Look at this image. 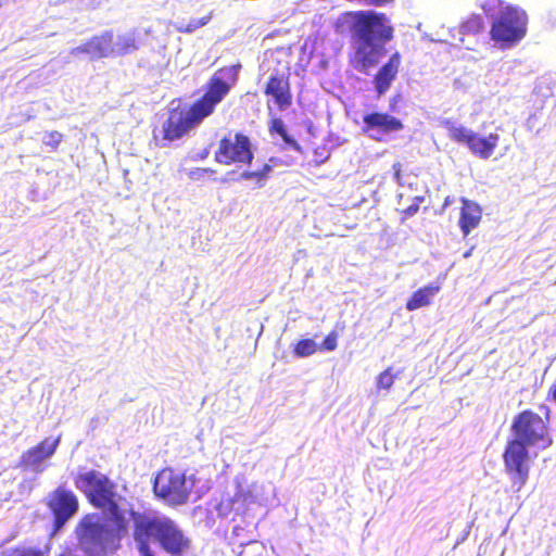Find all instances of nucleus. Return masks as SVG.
<instances>
[{"label":"nucleus","instance_id":"obj_1","mask_svg":"<svg viewBox=\"0 0 556 556\" xmlns=\"http://www.w3.org/2000/svg\"><path fill=\"white\" fill-rule=\"evenodd\" d=\"M74 485L94 508L108 511L112 526L100 521L97 514L83 516L75 527L78 546L87 556H108L117 552L122 540L129 532L132 520V536L140 556H155L151 549V539L159 536L165 518L150 517L130 507L127 511L119 506L123 496L117 484L103 472L94 469L79 471L74 477Z\"/></svg>","mask_w":556,"mask_h":556},{"label":"nucleus","instance_id":"obj_2","mask_svg":"<svg viewBox=\"0 0 556 556\" xmlns=\"http://www.w3.org/2000/svg\"><path fill=\"white\" fill-rule=\"evenodd\" d=\"M240 70L241 64L218 68L203 85L202 94L188 108L172 109L163 124V138L177 140L213 115L237 84Z\"/></svg>","mask_w":556,"mask_h":556},{"label":"nucleus","instance_id":"obj_3","mask_svg":"<svg viewBox=\"0 0 556 556\" xmlns=\"http://www.w3.org/2000/svg\"><path fill=\"white\" fill-rule=\"evenodd\" d=\"M351 26L354 52L350 58L351 65L367 73L386 55L384 45L394 37V28L383 13L358 11L353 14Z\"/></svg>","mask_w":556,"mask_h":556},{"label":"nucleus","instance_id":"obj_4","mask_svg":"<svg viewBox=\"0 0 556 556\" xmlns=\"http://www.w3.org/2000/svg\"><path fill=\"white\" fill-rule=\"evenodd\" d=\"M481 9L492 20L490 38L501 49L511 48L526 37L528 15L521 8L503 0H485Z\"/></svg>","mask_w":556,"mask_h":556},{"label":"nucleus","instance_id":"obj_5","mask_svg":"<svg viewBox=\"0 0 556 556\" xmlns=\"http://www.w3.org/2000/svg\"><path fill=\"white\" fill-rule=\"evenodd\" d=\"M545 409L544 417L532 409L519 412L513 419L510 430L514 437L509 441H518L527 447H538L546 450L553 445L554 439L551 429V409L541 405Z\"/></svg>","mask_w":556,"mask_h":556},{"label":"nucleus","instance_id":"obj_6","mask_svg":"<svg viewBox=\"0 0 556 556\" xmlns=\"http://www.w3.org/2000/svg\"><path fill=\"white\" fill-rule=\"evenodd\" d=\"M442 124L452 141L466 144L472 154L482 160L491 157L498 146L500 136L497 134L491 132L485 137H481L451 119H445Z\"/></svg>","mask_w":556,"mask_h":556},{"label":"nucleus","instance_id":"obj_7","mask_svg":"<svg viewBox=\"0 0 556 556\" xmlns=\"http://www.w3.org/2000/svg\"><path fill=\"white\" fill-rule=\"evenodd\" d=\"M529 447L518 441H507L503 452L504 469L514 492H520L530 475L531 460Z\"/></svg>","mask_w":556,"mask_h":556},{"label":"nucleus","instance_id":"obj_8","mask_svg":"<svg viewBox=\"0 0 556 556\" xmlns=\"http://www.w3.org/2000/svg\"><path fill=\"white\" fill-rule=\"evenodd\" d=\"M153 491L157 497L173 506L185 504L190 494L185 473L173 468H164L157 473Z\"/></svg>","mask_w":556,"mask_h":556},{"label":"nucleus","instance_id":"obj_9","mask_svg":"<svg viewBox=\"0 0 556 556\" xmlns=\"http://www.w3.org/2000/svg\"><path fill=\"white\" fill-rule=\"evenodd\" d=\"M253 157L250 139L242 132L225 135L214 152V160L222 165H250Z\"/></svg>","mask_w":556,"mask_h":556},{"label":"nucleus","instance_id":"obj_10","mask_svg":"<svg viewBox=\"0 0 556 556\" xmlns=\"http://www.w3.org/2000/svg\"><path fill=\"white\" fill-rule=\"evenodd\" d=\"M46 506L53 518V531L58 532L77 514L79 500L73 491L64 485H59L48 494Z\"/></svg>","mask_w":556,"mask_h":556},{"label":"nucleus","instance_id":"obj_11","mask_svg":"<svg viewBox=\"0 0 556 556\" xmlns=\"http://www.w3.org/2000/svg\"><path fill=\"white\" fill-rule=\"evenodd\" d=\"M156 541L170 556H184L191 546L190 539L169 518H165Z\"/></svg>","mask_w":556,"mask_h":556},{"label":"nucleus","instance_id":"obj_12","mask_svg":"<svg viewBox=\"0 0 556 556\" xmlns=\"http://www.w3.org/2000/svg\"><path fill=\"white\" fill-rule=\"evenodd\" d=\"M363 130L377 141L391 132L401 131L404 124L397 117L386 112H370L363 117Z\"/></svg>","mask_w":556,"mask_h":556},{"label":"nucleus","instance_id":"obj_13","mask_svg":"<svg viewBox=\"0 0 556 556\" xmlns=\"http://www.w3.org/2000/svg\"><path fill=\"white\" fill-rule=\"evenodd\" d=\"M264 94L270 98L277 109L283 111L292 104L290 75L286 73L271 74L264 87Z\"/></svg>","mask_w":556,"mask_h":556},{"label":"nucleus","instance_id":"obj_14","mask_svg":"<svg viewBox=\"0 0 556 556\" xmlns=\"http://www.w3.org/2000/svg\"><path fill=\"white\" fill-rule=\"evenodd\" d=\"M60 444V437L51 439L45 438L35 446L25 451L20 459V466L36 472L43 470L41 464L50 458Z\"/></svg>","mask_w":556,"mask_h":556},{"label":"nucleus","instance_id":"obj_15","mask_svg":"<svg viewBox=\"0 0 556 556\" xmlns=\"http://www.w3.org/2000/svg\"><path fill=\"white\" fill-rule=\"evenodd\" d=\"M73 55L87 54L92 59L113 56V33L103 31L72 49Z\"/></svg>","mask_w":556,"mask_h":556},{"label":"nucleus","instance_id":"obj_16","mask_svg":"<svg viewBox=\"0 0 556 556\" xmlns=\"http://www.w3.org/2000/svg\"><path fill=\"white\" fill-rule=\"evenodd\" d=\"M402 65V55L399 51L392 53L388 61L377 71L374 76V84L377 94H384L396 79Z\"/></svg>","mask_w":556,"mask_h":556},{"label":"nucleus","instance_id":"obj_17","mask_svg":"<svg viewBox=\"0 0 556 556\" xmlns=\"http://www.w3.org/2000/svg\"><path fill=\"white\" fill-rule=\"evenodd\" d=\"M462 207L459 213L458 225L464 237H467L475 228L480 225L482 219L481 206L466 198L460 199Z\"/></svg>","mask_w":556,"mask_h":556},{"label":"nucleus","instance_id":"obj_18","mask_svg":"<svg viewBox=\"0 0 556 556\" xmlns=\"http://www.w3.org/2000/svg\"><path fill=\"white\" fill-rule=\"evenodd\" d=\"M440 291V286L430 285L419 288L410 298L406 301L405 307L407 311L413 312L418 308L428 306L431 304L432 298Z\"/></svg>","mask_w":556,"mask_h":556},{"label":"nucleus","instance_id":"obj_19","mask_svg":"<svg viewBox=\"0 0 556 556\" xmlns=\"http://www.w3.org/2000/svg\"><path fill=\"white\" fill-rule=\"evenodd\" d=\"M140 40L135 31L125 33L117 37L113 45V56L134 53L140 48Z\"/></svg>","mask_w":556,"mask_h":556},{"label":"nucleus","instance_id":"obj_20","mask_svg":"<svg viewBox=\"0 0 556 556\" xmlns=\"http://www.w3.org/2000/svg\"><path fill=\"white\" fill-rule=\"evenodd\" d=\"M269 131L271 134L279 135L282 138V140L288 146L292 147L293 149H295V150L300 149L299 143L291 136H289V134L285 127V124L280 118H274L270 121Z\"/></svg>","mask_w":556,"mask_h":556},{"label":"nucleus","instance_id":"obj_21","mask_svg":"<svg viewBox=\"0 0 556 556\" xmlns=\"http://www.w3.org/2000/svg\"><path fill=\"white\" fill-rule=\"evenodd\" d=\"M483 27L482 17L479 14H472L462 24L460 31L464 35H477L482 31Z\"/></svg>","mask_w":556,"mask_h":556},{"label":"nucleus","instance_id":"obj_22","mask_svg":"<svg viewBox=\"0 0 556 556\" xmlns=\"http://www.w3.org/2000/svg\"><path fill=\"white\" fill-rule=\"evenodd\" d=\"M317 344L312 339H301L293 348V353L298 357H307L316 353Z\"/></svg>","mask_w":556,"mask_h":556},{"label":"nucleus","instance_id":"obj_23","mask_svg":"<svg viewBox=\"0 0 556 556\" xmlns=\"http://www.w3.org/2000/svg\"><path fill=\"white\" fill-rule=\"evenodd\" d=\"M211 20H212V13H208V14L202 16L201 18L191 20L186 25H179L176 27V29L178 33L190 34V33H193L195 29H198L202 26H205Z\"/></svg>","mask_w":556,"mask_h":556},{"label":"nucleus","instance_id":"obj_24","mask_svg":"<svg viewBox=\"0 0 556 556\" xmlns=\"http://www.w3.org/2000/svg\"><path fill=\"white\" fill-rule=\"evenodd\" d=\"M395 378L396 375L393 372L392 367H388L378 375L376 382L377 389L389 390L393 386Z\"/></svg>","mask_w":556,"mask_h":556},{"label":"nucleus","instance_id":"obj_25","mask_svg":"<svg viewBox=\"0 0 556 556\" xmlns=\"http://www.w3.org/2000/svg\"><path fill=\"white\" fill-rule=\"evenodd\" d=\"M424 201L422 197H416L414 202L406 208L400 211L402 217L401 223H404L407 218L415 216L419 212V204Z\"/></svg>","mask_w":556,"mask_h":556},{"label":"nucleus","instance_id":"obj_26","mask_svg":"<svg viewBox=\"0 0 556 556\" xmlns=\"http://www.w3.org/2000/svg\"><path fill=\"white\" fill-rule=\"evenodd\" d=\"M5 556H43V553L39 548L34 547H15Z\"/></svg>","mask_w":556,"mask_h":556},{"label":"nucleus","instance_id":"obj_27","mask_svg":"<svg viewBox=\"0 0 556 556\" xmlns=\"http://www.w3.org/2000/svg\"><path fill=\"white\" fill-rule=\"evenodd\" d=\"M63 141V135L56 130H51L46 134L45 143L52 150H56Z\"/></svg>","mask_w":556,"mask_h":556},{"label":"nucleus","instance_id":"obj_28","mask_svg":"<svg viewBox=\"0 0 556 556\" xmlns=\"http://www.w3.org/2000/svg\"><path fill=\"white\" fill-rule=\"evenodd\" d=\"M338 345V333L336 331H330L324 339L321 349L325 351H333Z\"/></svg>","mask_w":556,"mask_h":556},{"label":"nucleus","instance_id":"obj_29","mask_svg":"<svg viewBox=\"0 0 556 556\" xmlns=\"http://www.w3.org/2000/svg\"><path fill=\"white\" fill-rule=\"evenodd\" d=\"M235 498L223 500L216 506L217 513L219 516H227L228 513L232 509V504Z\"/></svg>","mask_w":556,"mask_h":556},{"label":"nucleus","instance_id":"obj_30","mask_svg":"<svg viewBox=\"0 0 556 556\" xmlns=\"http://www.w3.org/2000/svg\"><path fill=\"white\" fill-rule=\"evenodd\" d=\"M241 177L245 180H254L258 184L264 181L258 170H245L241 174Z\"/></svg>","mask_w":556,"mask_h":556},{"label":"nucleus","instance_id":"obj_31","mask_svg":"<svg viewBox=\"0 0 556 556\" xmlns=\"http://www.w3.org/2000/svg\"><path fill=\"white\" fill-rule=\"evenodd\" d=\"M547 400L556 404V380L551 384L547 392Z\"/></svg>","mask_w":556,"mask_h":556},{"label":"nucleus","instance_id":"obj_32","mask_svg":"<svg viewBox=\"0 0 556 556\" xmlns=\"http://www.w3.org/2000/svg\"><path fill=\"white\" fill-rule=\"evenodd\" d=\"M258 172L262 178L265 180L271 172V166L269 164H265Z\"/></svg>","mask_w":556,"mask_h":556},{"label":"nucleus","instance_id":"obj_33","mask_svg":"<svg viewBox=\"0 0 556 556\" xmlns=\"http://www.w3.org/2000/svg\"><path fill=\"white\" fill-rule=\"evenodd\" d=\"M393 170H394V177L400 180L401 178V164L400 163H395L393 165Z\"/></svg>","mask_w":556,"mask_h":556},{"label":"nucleus","instance_id":"obj_34","mask_svg":"<svg viewBox=\"0 0 556 556\" xmlns=\"http://www.w3.org/2000/svg\"><path fill=\"white\" fill-rule=\"evenodd\" d=\"M367 1H368V3L374 4V5H381L384 2H387L388 0H367Z\"/></svg>","mask_w":556,"mask_h":556}]
</instances>
